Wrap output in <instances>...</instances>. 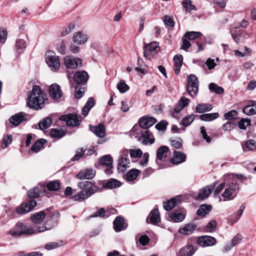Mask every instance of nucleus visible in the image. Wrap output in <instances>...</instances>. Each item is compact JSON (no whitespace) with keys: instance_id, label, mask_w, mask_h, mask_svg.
<instances>
[{"instance_id":"11","label":"nucleus","mask_w":256,"mask_h":256,"mask_svg":"<svg viewBox=\"0 0 256 256\" xmlns=\"http://www.w3.org/2000/svg\"><path fill=\"white\" fill-rule=\"evenodd\" d=\"M94 193L96 190L92 188L90 190H82L72 196V198L74 201L80 202L88 199Z\"/></svg>"},{"instance_id":"51","label":"nucleus","mask_w":256,"mask_h":256,"mask_svg":"<svg viewBox=\"0 0 256 256\" xmlns=\"http://www.w3.org/2000/svg\"><path fill=\"white\" fill-rule=\"evenodd\" d=\"M243 112L247 115H253L256 114V106H246L243 108Z\"/></svg>"},{"instance_id":"4","label":"nucleus","mask_w":256,"mask_h":256,"mask_svg":"<svg viewBox=\"0 0 256 256\" xmlns=\"http://www.w3.org/2000/svg\"><path fill=\"white\" fill-rule=\"evenodd\" d=\"M45 60L52 70L56 72L60 69V64L59 57L54 52H48L46 54Z\"/></svg>"},{"instance_id":"56","label":"nucleus","mask_w":256,"mask_h":256,"mask_svg":"<svg viewBox=\"0 0 256 256\" xmlns=\"http://www.w3.org/2000/svg\"><path fill=\"white\" fill-rule=\"evenodd\" d=\"M172 146L176 149L182 146V140L180 138H176L170 140Z\"/></svg>"},{"instance_id":"45","label":"nucleus","mask_w":256,"mask_h":256,"mask_svg":"<svg viewBox=\"0 0 256 256\" xmlns=\"http://www.w3.org/2000/svg\"><path fill=\"white\" fill-rule=\"evenodd\" d=\"M195 118V116L193 114L186 116L182 120V123L184 126H190Z\"/></svg>"},{"instance_id":"52","label":"nucleus","mask_w":256,"mask_h":256,"mask_svg":"<svg viewBox=\"0 0 256 256\" xmlns=\"http://www.w3.org/2000/svg\"><path fill=\"white\" fill-rule=\"evenodd\" d=\"M130 156L131 158H138L142 156V152L140 149H131L130 152Z\"/></svg>"},{"instance_id":"7","label":"nucleus","mask_w":256,"mask_h":256,"mask_svg":"<svg viewBox=\"0 0 256 256\" xmlns=\"http://www.w3.org/2000/svg\"><path fill=\"white\" fill-rule=\"evenodd\" d=\"M128 151L124 150L122 151L120 158L118 160V168L119 172H124L130 167V162L128 158Z\"/></svg>"},{"instance_id":"44","label":"nucleus","mask_w":256,"mask_h":256,"mask_svg":"<svg viewBox=\"0 0 256 256\" xmlns=\"http://www.w3.org/2000/svg\"><path fill=\"white\" fill-rule=\"evenodd\" d=\"M117 88L119 90V92L122 93H124L127 92L130 88L128 84H126L124 80H121L118 84H117Z\"/></svg>"},{"instance_id":"20","label":"nucleus","mask_w":256,"mask_h":256,"mask_svg":"<svg viewBox=\"0 0 256 256\" xmlns=\"http://www.w3.org/2000/svg\"><path fill=\"white\" fill-rule=\"evenodd\" d=\"M78 186L82 190H90L91 188L94 189L96 192H98V187L94 183L89 181L80 182L78 183Z\"/></svg>"},{"instance_id":"2","label":"nucleus","mask_w":256,"mask_h":256,"mask_svg":"<svg viewBox=\"0 0 256 256\" xmlns=\"http://www.w3.org/2000/svg\"><path fill=\"white\" fill-rule=\"evenodd\" d=\"M46 99V95L40 86L34 85L32 91L28 94V105L30 108L38 110L44 106Z\"/></svg>"},{"instance_id":"54","label":"nucleus","mask_w":256,"mask_h":256,"mask_svg":"<svg viewBox=\"0 0 256 256\" xmlns=\"http://www.w3.org/2000/svg\"><path fill=\"white\" fill-rule=\"evenodd\" d=\"M40 191L36 187L33 188L28 192V196L30 198H36L40 194Z\"/></svg>"},{"instance_id":"27","label":"nucleus","mask_w":256,"mask_h":256,"mask_svg":"<svg viewBox=\"0 0 256 256\" xmlns=\"http://www.w3.org/2000/svg\"><path fill=\"white\" fill-rule=\"evenodd\" d=\"M168 147L164 146H160L156 152V162L158 164L159 163L158 161L164 160L166 156V153L168 152Z\"/></svg>"},{"instance_id":"38","label":"nucleus","mask_w":256,"mask_h":256,"mask_svg":"<svg viewBox=\"0 0 256 256\" xmlns=\"http://www.w3.org/2000/svg\"><path fill=\"white\" fill-rule=\"evenodd\" d=\"M99 162L102 165L110 166L112 165L113 160L110 155H106L100 158Z\"/></svg>"},{"instance_id":"35","label":"nucleus","mask_w":256,"mask_h":256,"mask_svg":"<svg viewBox=\"0 0 256 256\" xmlns=\"http://www.w3.org/2000/svg\"><path fill=\"white\" fill-rule=\"evenodd\" d=\"M140 171L137 169L134 168L129 170L126 174V179L127 181L132 182L139 175Z\"/></svg>"},{"instance_id":"9","label":"nucleus","mask_w":256,"mask_h":256,"mask_svg":"<svg viewBox=\"0 0 256 256\" xmlns=\"http://www.w3.org/2000/svg\"><path fill=\"white\" fill-rule=\"evenodd\" d=\"M60 119L61 120L65 121L68 126H78L81 122L80 116L73 114L62 116Z\"/></svg>"},{"instance_id":"22","label":"nucleus","mask_w":256,"mask_h":256,"mask_svg":"<svg viewBox=\"0 0 256 256\" xmlns=\"http://www.w3.org/2000/svg\"><path fill=\"white\" fill-rule=\"evenodd\" d=\"M90 130L92 132L98 137L103 138L106 135V130L104 126L100 124L98 126H90Z\"/></svg>"},{"instance_id":"30","label":"nucleus","mask_w":256,"mask_h":256,"mask_svg":"<svg viewBox=\"0 0 256 256\" xmlns=\"http://www.w3.org/2000/svg\"><path fill=\"white\" fill-rule=\"evenodd\" d=\"M124 222L121 216H117L114 221V228L116 232H118L125 228Z\"/></svg>"},{"instance_id":"36","label":"nucleus","mask_w":256,"mask_h":256,"mask_svg":"<svg viewBox=\"0 0 256 256\" xmlns=\"http://www.w3.org/2000/svg\"><path fill=\"white\" fill-rule=\"evenodd\" d=\"M212 210V206L208 204H202L198 208L196 214L200 216H204Z\"/></svg>"},{"instance_id":"62","label":"nucleus","mask_w":256,"mask_h":256,"mask_svg":"<svg viewBox=\"0 0 256 256\" xmlns=\"http://www.w3.org/2000/svg\"><path fill=\"white\" fill-rule=\"evenodd\" d=\"M235 124L232 121H228L223 125V129L224 131H230L234 128Z\"/></svg>"},{"instance_id":"61","label":"nucleus","mask_w":256,"mask_h":256,"mask_svg":"<svg viewBox=\"0 0 256 256\" xmlns=\"http://www.w3.org/2000/svg\"><path fill=\"white\" fill-rule=\"evenodd\" d=\"M216 226V222L214 220H212L207 224L206 230L208 232H214Z\"/></svg>"},{"instance_id":"33","label":"nucleus","mask_w":256,"mask_h":256,"mask_svg":"<svg viewBox=\"0 0 256 256\" xmlns=\"http://www.w3.org/2000/svg\"><path fill=\"white\" fill-rule=\"evenodd\" d=\"M121 186V183L116 179H110L106 182L103 184V187L106 188H116Z\"/></svg>"},{"instance_id":"42","label":"nucleus","mask_w":256,"mask_h":256,"mask_svg":"<svg viewBox=\"0 0 256 256\" xmlns=\"http://www.w3.org/2000/svg\"><path fill=\"white\" fill-rule=\"evenodd\" d=\"M64 244L62 241H58L57 242H52L46 244L44 245V248L47 250H51L58 248Z\"/></svg>"},{"instance_id":"58","label":"nucleus","mask_w":256,"mask_h":256,"mask_svg":"<svg viewBox=\"0 0 256 256\" xmlns=\"http://www.w3.org/2000/svg\"><path fill=\"white\" fill-rule=\"evenodd\" d=\"M190 40H189L186 38V36L184 35L182 38V44L181 46V49L186 51L191 46Z\"/></svg>"},{"instance_id":"34","label":"nucleus","mask_w":256,"mask_h":256,"mask_svg":"<svg viewBox=\"0 0 256 256\" xmlns=\"http://www.w3.org/2000/svg\"><path fill=\"white\" fill-rule=\"evenodd\" d=\"M94 104V100L92 98H90L82 110V114L84 116L88 115V112Z\"/></svg>"},{"instance_id":"31","label":"nucleus","mask_w":256,"mask_h":256,"mask_svg":"<svg viewBox=\"0 0 256 256\" xmlns=\"http://www.w3.org/2000/svg\"><path fill=\"white\" fill-rule=\"evenodd\" d=\"M171 220L174 222H180L184 220L185 218V214L178 211H176L170 215Z\"/></svg>"},{"instance_id":"50","label":"nucleus","mask_w":256,"mask_h":256,"mask_svg":"<svg viewBox=\"0 0 256 256\" xmlns=\"http://www.w3.org/2000/svg\"><path fill=\"white\" fill-rule=\"evenodd\" d=\"M250 120L248 118H242L238 123V128L240 130H246V127L250 125Z\"/></svg>"},{"instance_id":"59","label":"nucleus","mask_w":256,"mask_h":256,"mask_svg":"<svg viewBox=\"0 0 256 256\" xmlns=\"http://www.w3.org/2000/svg\"><path fill=\"white\" fill-rule=\"evenodd\" d=\"M245 146L249 150H256V142L253 140H250L246 142Z\"/></svg>"},{"instance_id":"16","label":"nucleus","mask_w":256,"mask_h":256,"mask_svg":"<svg viewBox=\"0 0 256 256\" xmlns=\"http://www.w3.org/2000/svg\"><path fill=\"white\" fill-rule=\"evenodd\" d=\"M49 94L52 99L58 100L62 97V93L60 86L56 84H54L50 86Z\"/></svg>"},{"instance_id":"47","label":"nucleus","mask_w":256,"mask_h":256,"mask_svg":"<svg viewBox=\"0 0 256 256\" xmlns=\"http://www.w3.org/2000/svg\"><path fill=\"white\" fill-rule=\"evenodd\" d=\"M189 40H193L202 36V34L198 32H188L184 34Z\"/></svg>"},{"instance_id":"1","label":"nucleus","mask_w":256,"mask_h":256,"mask_svg":"<svg viewBox=\"0 0 256 256\" xmlns=\"http://www.w3.org/2000/svg\"><path fill=\"white\" fill-rule=\"evenodd\" d=\"M52 226H49L48 222L44 225L38 226L36 228H32L22 223H18L13 229L6 232V234L11 235L14 238L20 236L22 235H30L38 232H41L52 228Z\"/></svg>"},{"instance_id":"21","label":"nucleus","mask_w":256,"mask_h":256,"mask_svg":"<svg viewBox=\"0 0 256 256\" xmlns=\"http://www.w3.org/2000/svg\"><path fill=\"white\" fill-rule=\"evenodd\" d=\"M88 78V76L86 71L78 72L74 75V80L78 84L84 83Z\"/></svg>"},{"instance_id":"40","label":"nucleus","mask_w":256,"mask_h":256,"mask_svg":"<svg viewBox=\"0 0 256 256\" xmlns=\"http://www.w3.org/2000/svg\"><path fill=\"white\" fill-rule=\"evenodd\" d=\"M209 89L210 91L215 92L216 94H222L224 92V88L214 83H210L209 84Z\"/></svg>"},{"instance_id":"43","label":"nucleus","mask_w":256,"mask_h":256,"mask_svg":"<svg viewBox=\"0 0 256 256\" xmlns=\"http://www.w3.org/2000/svg\"><path fill=\"white\" fill-rule=\"evenodd\" d=\"M46 140H44L41 139L40 140H38L32 145L30 150L36 152H38L42 148V146L44 144Z\"/></svg>"},{"instance_id":"15","label":"nucleus","mask_w":256,"mask_h":256,"mask_svg":"<svg viewBox=\"0 0 256 256\" xmlns=\"http://www.w3.org/2000/svg\"><path fill=\"white\" fill-rule=\"evenodd\" d=\"M146 222L154 225L160 222V214L158 208H154L150 212L146 218Z\"/></svg>"},{"instance_id":"19","label":"nucleus","mask_w":256,"mask_h":256,"mask_svg":"<svg viewBox=\"0 0 256 256\" xmlns=\"http://www.w3.org/2000/svg\"><path fill=\"white\" fill-rule=\"evenodd\" d=\"M181 196H178L175 198H172L167 202H164V208L166 210H170L175 207L181 202Z\"/></svg>"},{"instance_id":"63","label":"nucleus","mask_w":256,"mask_h":256,"mask_svg":"<svg viewBox=\"0 0 256 256\" xmlns=\"http://www.w3.org/2000/svg\"><path fill=\"white\" fill-rule=\"evenodd\" d=\"M242 240V236L240 234H237L230 240L234 246L240 244Z\"/></svg>"},{"instance_id":"49","label":"nucleus","mask_w":256,"mask_h":256,"mask_svg":"<svg viewBox=\"0 0 256 256\" xmlns=\"http://www.w3.org/2000/svg\"><path fill=\"white\" fill-rule=\"evenodd\" d=\"M64 135V133L62 130L57 129H52L50 132V136L52 138H60Z\"/></svg>"},{"instance_id":"5","label":"nucleus","mask_w":256,"mask_h":256,"mask_svg":"<svg viewBox=\"0 0 256 256\" xmlns=\"http://www.w3.org/2000/svg\"><path fill=\"white\" fill-rule=\"evenodd\" d=\"M198 80L194 74H190L188 77L186 90L191 97L196 96L198 90Z\"/></svg>"},{"instance_id":"10","label":"nucleus","mask_w":256,"mask_h":256,"mask_svg":"<svg viewBox=\"0 0 256 256\" xmlns=\"http://www.w3.org/2000/svg\"><path fill=\"white\" fill-rule=\"evenodd\" d=\"M216 182H214L210 185L207 186L200 189L196 199L198 200H204L208 198L216 187Z\"/></svg>"},{"instance_id":"57","label":"nucleus","mask_w":256,"mask_h":256,"mask_svg":"<svg viewBox=\"0 0 256 256\" xmlns=\"http://www.w3.org/2000/svg\"><path fill=\"white\" fill-rule=\"evenodd\" d=\"M12 140V137L10 134H8L4 138L3 142L2 144V148L4 149L10 144Z\"/></svg>"},{"instance_id":"17","label":"nucleus","mask_w":256,"mask_h":256,"mask_svg":"<svg viewBox=\"0 0 256 256\" xmlns=\"http://www.w3.org/2000/svg\"><path fill=\"white\" fill-rule=\"evenodd\" d=\"M96 174V172L92 169H85L80 170L76 175V177L80 180H91Z\"/></svg>"},{"instance_id":"55","label":"nucleus","mask_w":256,"mask_h":256,"mask_svg":"<svg viewBox=\"0 0 256 256\" xmlns=\"http://www.w3.org/2000/svg\"><path fill=\"white\" fill-rule=\"evenodd\" d=\"M238 112L235 110H230L224 114V118L226 120H232L236 118Z\"/></svg>"},{"instance_id":"18","label":"nucleus","mask_w":256,"mask_h":256,"mask_svg":"<svg viewBox=\"0 0 256 256\" xmlns=\"http://www.w3.org/2000/svg\"><path fill=\"white\" fill-rule=\"evenodd\" d=\"M156 122V120L152 117L144 116L139 120V124L144 128L148 129L149 127L154 124Z\"/></svg>"},{"instance_id":"25","label":"nucleus","mask_w":256,"mask_h":256,"mask_svg":"<svg viewBox=\"0 0 256 256\" xmlns=\"http://www.w3.org/2000/svg\"><path fill=\"white\" fill-rule=\"evenodd\" d=\"M194 253L193 246L192 245H187L179 250L178 256H192Z\"/></svg>"},{"instance_id":"24","label":"nucleus","mask_w":256,"mask_h":256,"mask_svg":"<svg viewBox=\"0 0 256 256\" xmlns=\"http://www.w3.org/2000/svg\"><path fill=\"white\" fill-rule=\"evenodd\" d=\"M196 226L194 224H188L184 227L178 230L179 233L184 235H189L192 234L196 230Z\"/></svg>"},{"instance_id":"32","label":"nucleus","mask_w":256,"mask_h":256,"mask_svg":"<svg viewBox=\"0 0 256 256\" xmlns=\"http://www.w3.org/2000/svg\"><path fill=\"white\" fill-rule=\"evenodd\" d=\"M212 106L208 104H200L196 108V112L198 113H204L211 110Z\"/></svg>"},{"instance_id":"3","label":"nucleus","mask_w":256,"mask_h":256,"mask_svg":"<svg viewBox=\"0 0 256 256\" xmlns=\"http://www.w3.org/2000/svg\"><path fill=\"white\" fill-rule=\"evenodd\" d=\"M131 134L134 136L138 140L144 145L149 142L150 144L154 142V138H150V134L148 129L144 128L139 125H135L131 130Z\"/></svg>"},{"instance_id":"8","label":"nucleus","mask_w":256,"mask_h":256,"mask_svg":"<svg viewBox=\"0 0 256 256\" xmlns=\"http://www.w3.org/2000/svg\"><path fill=\"white\" fill-rule=\"evenodd\" d=\"M160 50L158 44L156 42H152L144 46V56L146 59L150 60Z\"/></svg>"},{"instance_id":"6","label":"nucleus","mask_w":256,"mask_h":256,"mask_svg":"<svg viewBox=\"0 0 256 256\" xmlns=\"http://www.w3.org/2000/svg\"><path fill=\"white\" fill-rule=\"evenodd\" d=\"M62 62L68 69H76L82 65V60L80 58L68 55L64 57Z\"/></svg>"},{"instance_id":"14","label":"nucleus","mask_w":256,"mask_h":256,"mask_svg":"<svg viewBox=\"0 0 256 256\" xmlns=\"http://www.w3.org/2000/svg\"><path fill=\"white\" fill-rule=\"evenodd\" d=\"M26 120H28L27 114L22 112L15 114L9 119L10 124L15 126H18L22 122Z\"/></svg>"},{"instance_id":"23","label":"nucleus","mask_w":256,"mask_h":256,"mask_svg":"<svg viewBox=\"0 0 256 256\" xmlns=\"http://www.w3.org/2000/svg\"><path fill=\"white\" fill-rule=\"evenodd\" d=\"M185 154L180 152L175 151L174 152V156L170 159L172 163L178 164L185 161Z\"/></svg>"},{"instance_id":"39","label":"nucleus","mask_w":256,"mask_h":256,"mask_svg":"<svg viewBox=\"0 0 256 256\" xmlns=\"http://www.w3.org/2000/svg\"><path fill=\"white\" fill-rule=\"evenodd\" d=\"M52 123V119L50 118H46L38 123V126L41 130H44L50 127Z\"/></svg>"},{"instance_id":"26","label":"nucleus","mask_w":256,"mask_h":256,"mask_svg":"<svg viewBox=\"0 0 256 256\" xmlns=\"http://www.w3.org/2000/svg\"><path fill=\"white\" fill-rule=\"evenodd\" d=\"M173 60L174 62V71L176 74H178L180 71V68L182 64V56L180 54L176 55L174 57Z\"/></svg>"},{"instance_id":"28","label":"nucleus","mask_w":256,"mask_h":256,"mask_svg":"<svg viewBox=\"0 0 256 256\" xmlns=\"http://www.w3.org/2000/svg\"><path fill=\"white\" fill-rule=\"evenodd\" d=\"M46 216V214L44 211H41L31 216V219L32 222L36 224V228L39 226V225L42 222Z\"/></svg>"},{"instance_id":"12","label":"nucleus","mask_w":256,"mask_h":256,"mask_svg":"<svg viewBox=\"0 0 256 256\" xmlns=\"http://www.w3.org/2000/svg\"><path fill=\"white\" fill-rule=\"evenodd\" d=\"M88 36L82 32H77L73 34L72 41L78 45L84 44L88 40Z\"/></svg>"},{"instance_id":"13","label":"nucleus","mask_w":256,"mask_h":256,"mask_svg":"<svg viewBox=\"0 0 256 256\" xmlns=\"http://www.w3.org/2000/svg\"><path fill=\"white\" fill-rule=\"evenodd\" d=\"M197 242L199 246L203 247L210 246L216 244V240L212 236H204L198 238Z\"/></svg>"},{"instance_id":"53","label":"nucleus","mask_w":256,"mask_h":256,"mask_svg":"<svg viewBox=\"0 0 256 256\" xmlns=\"http://www.w3.org/2000/svg\"><path fill=\"white\" fill-rule=\"evenodd\" d=\"M75 25L74 24H70L68 27L64 28L60 32L62 36H65L71 32L74 28Z\"/></svg>"},{"instance_id":"48","label":"nucleus","mask_w":256,"mask_h":256,"mask_svg":"<svg viewBox=\"0 0 256 256\" xmlns=\"http://www.w3.org/2000/svg\"><path fill=\"white\" fill-rule=\"evenodd\" d=\"M236 196V194L228 188L226 189L224 192L222 194V196L224 200H233Z\"/></svg>"},{"instance_id":"29","label":"nucleus","mask_w":256,"mask_h":256,"mask_svg":"<svg viewBox=\"0 0 256 256\" xmlns=\"http://www.w3.org/2000/svg\"><path fill=\"white\" fill-rule=\"evenodd\" d=\"M189 101L188 98L184 96L182 97L179 100L178 105L174 108V112L176 114L180 112L188 104Z\"/></svg>"},{"instance_id":"64","label":"nucleus","mask_w":256,"mask_h":256,"mask_svg":"<svg viewBox=\"0 0 256 256\" xmlns=\"http://www.w3.org/2000/svg\"><path fill=\"white\" fill-rule=\"evenodd\" d=\"M24 205L28 212L36 206V202L35 200H31L27 202L26 204H24Z\"/></svg>"},{"instance_id":"37","label":"nucleus","mask_w":256,"mask_h":256,"mask_svg":"<svg viewBox=\"0 0 256 256\" xmlns=\"http://www.w3.org/2000/svg\"><path fill=\"white\" fill-rule=\"evenodd\" d=\"M219 116L218 112L202 114L200 116V119L203 121L209 122L213 120Z\"/></svg>"},{"instance_id":"41","label":"nucleus","mask_w":256,"mask_h":256,"mask_svg":"<svg viewBox=\"0 0 256 256\" xmlns=\"http://www.w3.org/2000/svg\"><path fill=\"white\" fill-rule=\"evenodd\" d=\"M60 184L58 180H54L47 184V188L50 191H55L60 188Z\"/></svg>"},{"instance_id":"60","label":"nucleus","mask_w":256,"mask_h":256,"mask_svg":"<svg viewBox=\"0 0 256 256\" xmlns=\"http://www.w3.org/2000/svg\"><path fill=\"white\" fill-rule=\"evenodd\" d=\"M8 32L6 29L0 28V43L4 44L7 38Z\"/></svg>"},{"instance_id":"46","label":"nucleus","mask_w":256,"mask_h":256,"mask_svg":"<svg viewBox=\"0 0 256 256\" xmlns=\"http://www.w3.org/2000/svg\"><path fill=\"white\" fill-rule=\"evenodd\" d=\"M182 5L185 10L190 12L192 10H196V6L192 4V2L190 0H186L182 2Z\"/></svg>"}]
</instances>
